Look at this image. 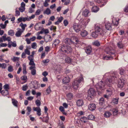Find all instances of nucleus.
Here are the masks:
<instances>
[{
	"label": "nucleus",
	"instance_id": "f257e3e1",
	"mask_svg": "<svg viewBox=\"0 0 128 128\" xmlns=\"http://www.w3.org/2000/svg\"><path fill=\"white\" fill-rule=\"evenodd\" d=\"M118 78H119V76L116 72H114L112 74L109 72L106 73L103 78V80H104V82L101 81L96 84V88L98 91L100 90H104L108 86L110 87L112 86V82L114 80H117Z\"/></svg>",
	"mask_w": 128,
	"mask_h": 128
},
{
	"label": "nucleus",
	"instance_id": "f03ea898",
	"mask_svg": "<svg viewBox=\"0 0 128 128\" xmlns=\"http://www.w3.org/2000/svg\"><path fill=\"white\" fill-rule=\"evenodd\" d=\"M90 21V19H88L87 20H80L79 22V24H76L74 26V28L75 31L76 32H78L79 31L81 32H84L85 30H82L86 27V26L88 24Z\"/></svg>",
	"mask_w": 128,
	"mask_h": 128
},
{
	"label": "nucleus",
	"instance_id": "7ed1b4c3",
	"mask_svg": "<svg viewBox=\"0 0 128 128\" xmlns=\"http://www.w3.org/2000/svg\"><path fill=\"white\" fill-rule=\"evenodd\" d=\"M75 38L74 39V41L73 42L75 46L76 47L81 48H82L86 47V44L83 43L79 40L78 38L76 36Z\"/></svg>",
	"mask_w": 128,
	"mask_h": 128
},
{
	"label": "nucleus",
	"instance_id": "20e7f679",
	"mask_svg": "<svg viewBox=\"0 0 128 128\" xmlns=\"http://www.w3.org/2000/svg\"><path fill=\"white\" fill-rule=\"evenodd\" d=\"M60 50L68 54L71 53L72 49L71 47L70 46H67L66 45H63L60 46Z\"/></svg>",
	"mask_w": 128,
	"mask_h": 128
},
{
	"label": "nucleus",
	"instance_id": "39448f33",
	"mask_svg": "<svg viewBox=\"0 0 128 128\" xmlns=\"http://www.w3.org/2000/svg\"><path fill=\"white\" fill-rule=\"evenodd\" d=\"M83 80V78L82 77L76 79L73 82L72 84L73 87L75 90H77L79 84Z\"/></svg>",
	"mask_w": 128,
	"mask_h": 128
},
{
	"label": "nucleus",
	"instance_id": "423d86ee",
	"mask_svg": "<svg viewBox=\"0 0 128 128\" xmlns=\"http://www.w3.org/2000/svg\"><path fill=\"white\" fill-rule=\"evenodd\" d=\"M112 46V47L111 45H110L108 46L105 49V51L108 54L115 56L114 54H115L116 52L114 48V45L113 44Z\"/></svg>",
	"mask_w": 128,
	"mask_h": 128
},
{
	"label": "nucleus",
	"instance_id": "0eeeda50",
	"mask_svg": "<svg viewBox=\"0 0 128 128\" xmlns=\"http://www.w3.org/2000/svg\"><path fill=\"white\" fill-rule=\"evenodd\" d=\"M35 17V15L34 14L30 16H27L26 17L24 18L23 17H21L18 19V20L19 22H20L22 21L25 22L26 20L29 21L31 19L34 18Z\"/></svg>",
	"mask_w": 128,
	"mask_h": 128
},
{
	"label": "nucleus",
	"instance_id": "6e6552de",
	"mask_svg": "<svg viewBox=\"0 0 128 128\" xmlns=\"http://www.w3.org/2000/svg\"><path fill=\"white\" fill-rule=\"evenodd\" d=\"M42 25H40L38 24H36L35 26V29L36 30H41L40 32H49L48 30V29H45L43 28Z\"/></svg>",
	"mask_w": 128,
	"mask_h": 128
},
{
	"label": "nucleus",
	"instance_id": "1a4fd4ad",
	"mask_svg": "<svg viewBox=\"0 0 128 128\" xmlns=\"http://www.w3.org/2000/svg\"><path fill=\"white\" fill-rule=\"evenodd\" d=\"M95 32H104L102 25L98 24H95L94 26Z\"/></svg>",
	"mask_w": 128,
	"mask_h": 128
},
{
	"label": "nucleus",
	"instance_id": "9d476101",
	"mask_svg": "<svg viewBox=\"0 0 128 128\" xmlns=\"http://www.w3.org/2000/svg\"><path fill=\"white\" fill-rule=\"evenodd\" d=\"M75 36H73L71 39L69 38H66L64 40V42L66 44L70 45L73 44L74 41V39L75 38Z\"/></svg>",
	"mask_w": 128,
	"mask_h": 128
},
{
	"label": "nucleus",
	"instance_id": "9b49d317",
	"mask_svg": "<svg viewBox=\"0 0 128 128\" xmlns=\"http://www.w3.org/2000/svg\"><path fill=\"white\" fill-rule=\"evenodd\" d=\"M126 80L124 77L120 78V88L124 87Z\"/></svg>",
	"mask_w": 128,
	"mask_h": 128
},
{
	"label": "nucleus",
	"instance_id": "f8f14e48",
	"mask_svg": "<svg viewBox=\"0 0 128 128\" xmlns=\"http://www.w3.org/2000/svg\"><path fill=\"white\" fill-rule=\"evenodd\" d=\"M88 96L91 98V96H93L95 95L96 92L92 88H90L88 91Z\"/></svg>",
	"mask_w": 128,
	"mask_h": 128
},
{
	"label": "nucleus",
	"instance_id": "ddd939ff",
	"mask_svg": "<svg viewBox=\"0 0 128 128\" xmlns=\"http://www.w3.org/2000/svg\"><path fill=\"white\" fill-rule=\"evenodd\" d=\"M33 110L34 111L36 112V114L38 116H39L41 115V110L40 107L37 106L36 107H34Z\"/></svg>",
	"mask_w": 128,
	"mask_h": 128
},
{
	"label": "nucleus",
	"instance_id": "4468645a",
	"mask_svg": "<svg viewBox=\"0 0 128 128\" xmlns=\"http://www.w3.org/2000/svg\"><path fill=\"white\" fill-rule=\"evenodd\" d=\"M8 46L9 48H10L11 46L14 47H16L17 46V44L16 42L14 41L13 42L10 41L8 42Z\"/></svg>",
	"mask_w": 128,
	"mask_h": 128
},
{
	"label": "nucleus",
	"instance_id": "2eb2a0df",
	"mask_svg": "<svg viewBox=\"0 0 128 128\" xmlns=\"http://www.w3.org/2000/svg\"><path fill=\"white\" fill-rule=\"evenodd\" d=\"M82 15L85 17L88 16L90 15V12L87 9H85L82 12Z\"/></svg>",
	"mask_w": 128,
	"mask_h": 128
},
{
	"label": "nucleus",
	"instance_id": "dca6fc26",
	"mask_svg": "<svg viewBox=\"0 0 128 128\" xmlns=\"http://www.w3.org/2000/svg\"><path fill=\"white\" fill-rule=\"evenodd\" d=\"M96 106L94 104H90L88 106L89 109L92 111L94 110L96 108Z\"/></svg>",
	"mask_w": 128,
	"mask_h": 128
},
{
	"label": "nucleus",
	"instance_id": "f3484780",
	"mask_svg": "<svg viewBox=\"0 0 128 128\" xmlns=\"http://www.w3.org/2000/svg\"><path fill=\"white\" fill-rule=\"evenodd\" d=\"M85 52L88 54H90L92 52V49L90 46L87 47L85 50Z\"/></svg>",
	"mask_w": 128,
	"mask_h": 128
},
{
	"label": "nucleus",
	"instance_id": "a211bd4d",
	"mask_svg": "<svg viewBox=\"0 0 128 128\" xmlns=\"http://www.w3.org/2000/svg\"><path fill=\"white\" fill-rule=\"evenodd\" d=\"M77 105L79 106H82L84 104L83 100L82 99H79L76 102Z\"/></svg>",
	"mask_w": 128,
	"mask_h": 128
},
{
	"label": "nucleus",
	"instance_id": "6ab92c4d",
	"mask_svg": "<svg viewBox=\"0 0 128 128\" xmlns=\"http://www.w3.org/2000/svg\"><path fill=\"white\" fill-rule=\"evenodd\" d=\"M106 28L108 30H110L112 29V27L111 24L109 22H107L105 24Z\"/></svg>",
	"mask_w": 128,
	"mask_h": 128
},
{
	"label": "nucleus",
	"instance_id": "aec40b11",
	"mask_svg": "<svg viewBox=\"0 0 128 128\" xmlns=\"http://www.w3.org/2000/svg\"><path fill=\"white\" fill-rule=\"evenodd\" d=\"M70 81V79L68 76H66L62 80L64 84L67 83Z\"/></svg>",
	"mask_w": 128,
	"mask_h": 128
},
{
	"label": "nucleus",
	"instance_id": "412c9836",
	"mask_svg": "<svg viewBox=\"0 0 128 128\" xmlns=\"http://www.w3.org/2000/svg\"><path fill=\"white\" fill-rule=\"evenodd\" d=\"M99 10V8L96 6H93L92 8V12H96Z\"/></svg>",
	"mask_w": 128,
	"mask_h": 128
},
{
	"label": "nucleus",
	"instance_id": "4be33fe9",
	"mask_svg": "<svg viewBox=\"0 0 128 128\" xmlns=\"http://www.w3.org/2000/svg\"><path fill=\"white\" fill-rule=\"evenodd\" d=\"M119 19H116V18H114L112 20L113 24L115 26H117L118 24V20Z\"/></svg>",
	"mask_w": 128,
	"mask_h": 128
},
{
	"label": "nucleus",
	"instance_id": "5701e85b",
	"mask_svg": "<svg viewBox=\"0 0 128 128\" xmlns=\"http://www.w3.org/2000/svg\"><path fill=\"white\" fill-rule=\"evenodd\" d=\"M46 116H44L43 118V119H42V122H45L48 123L49 120V118L48 116V114H46Z\"/></svg>",
	"mask_w": 128,
	"mask_h": 128
},
{
	"label": "nucleus",
	"instance_id": "b1692460",
	"mask_svg": "<svg viewBox=\"0 0 128 128\" xmlns=\"http://www.w3.org/2000/svg\"><path fill=\"white\" fill-rule=\"evenodd\" d=\"M64 56H66L65 59V60L66 62L68 63H70L72 61V60L71 58L68 56H66V55L64 54Z\"/></svg>",
	"mask_w": 128,
	"mask_h": 128
},
{
	"label": "nucleus",
	"instance_id": "393cba45",
	"mask_svg": "<svg viewBox=\"0 0 128 128\" xmlns=\"http://www.w3.org/2000/svg\"><path fill=\"white\" fill-rule=\"evenodd\" d=\"M111 115V113L108 111L106 112L104 114V117L106 118L109 117Z\"/></svg>",
	"mask_w": 128,
	"mask_h": 128
},
{
	"label": "nucleus",
	"instance_id": "a878e982",
	"mask_svg": "<svg viewBox=\"0 0 128 128\" xmlns=\"http://www.w3.org/2000/svg\"><path fill=\"white\" fill-rule=\"evenodd\" d=\"M112 89L111 88H109L106 90V94H108V96H110L112 94Z\"/></svg>",
	"mask_w": 128,
	"mask_h": 128
},
{
	"label": "nucleus",
	"instance_id": "bb28decb",
	"mask_svg": "<svg viewBox=\"0 0 128 128\" xmlns=\"http://www.w3.org/2000/svg\"><path fill=\"white\" fill-rule=\"evenodd\" d=\"M80 120L82 122L86 123V122H87L88 119L87 118L84 116L81 118Z\"/></svg>",
	"mask_w": 128,
	"mask_h": 128
},
{
	"label": "nucleus",
	"instance_id": "cd10ccee",
	"mask_svg": "<svg viewBox=\"0 0 128 128\" xmlns=\"http://www.w3.org/2000/svg\"><path fill=\"white\" fill-rule=\"evenodd\" d=\"M0 92H1L2 94L4 96L7 95L8 94V91L7 90H2V92L1 91Z\"/></svg>",
	"mask_w": 128,
	"mask_h": 128
},
{
	"label": "nucleus",
	"instance_id": "c85d7f7f",
	"mask_svg": "<svg viewBox=\"0 0 128 128\" xmlns=\"http://www.w3.org/2000/svg\"><path fill=\"white\" fill-rule=\"evenodd\" d=\"M80 34L82 37H85L87 36L88 38H90L89 37V35L88 33V32H80Z\"/></svg>",
	"mask_w": 128,
	"mask_h": 128
},
{
	"label": "nucleus",
	"instance_id": "c756f323",
	"mask_svg": "<svg viewBox=\"0 0 128 128\" xmlns=\"http://www.w3.org/2000/svg\"><path fill=\"white\" fill-rule=\"evenodd\" d=\"M20 60V58L15 56H14L12 59V60L14 62H19V61Z\"/></svg>",
	"mask_w": 128,
	"mask_h": 128
},
{
	"label": "nucleus",
	"instance_id": "7c9ffc66",
	"mask_svg": "<svg viewBox=\"0 0 128 128\" xmlns=\"http://www.w3.org/2000/svg\"><path fill=\"white\" fill-rule=\"evenodd\" d=\"M18 102L14 99H12V103L15 106H18Z\"/></svg>",
	"mask_w": 128,
	"mask_h": 128
},
{
	"label": "nucleus",
	"instance_id": "2f4dec72",
	"mask_svg": "<svg viewBox=\"0 0 128 128\" xmlns=\"http://www.w3.org/2000/svg\"><path fill=\"white\" fill-rule=\"evenodd\" d=\"M51 13V10L49 8H47L44 12V14H46L47 15H48Z\"/></svg>",
	"mask_w": 128,
	"mask_h": 128
},
{
	"label": "nucleus",
	"instance_id": "473e14b6",
	"mask_svg": "<svg viewBox=\"0 0 128 128\" xmlns=\"http://www.w3.org/2000/svg\"><path fill=\"white\" fill-rule=\"evenodd\" d=\"M43 32H38L37 34L36 35L37 36V39L38 40H41L42 38V37L39 34H42ZM45 34H47L49 32H44Z\"/></svg>",
	"mask_w": 128,
	"mask_h": 128
},
{
	"label": "nucleus",
	"instance_id": "72a5a7b5",
	"mask_svg": "<svg viewBox=\"0 0 128 128\" xmlns=\"http://www.w3.org/2000/svg\"><path fill=\"white\" fill-rule=\"evenodd\" d=\"M112 56H104L103 58L104 60H111L112 59Z\"/></svg>",
	"mask_w": 128,
	"mask_h": 128
},
{
	"label": "nucleus",
	"instance_id": "f704fd0d",
	"mask_svg": "<svg viewBox=\"0 0 128 128\" xmlns=\"http://www.w3.org/2000/svg\"><path fill=\"white\" fill-rule=\"evenodd\" d=\"M94 116L92 114H90L88 116H87L88 120H93L95 119Z\"/></svg>",
	"mask_w": 128,
	"mask_h": 128
},
{
	"label": "nucleus",
	"instance_id": "c9c22d12",
	"mask_svg": "<svg viewBox=\"0 0 128 128\" xmlns=\"http://www.w3.org/2000/svg\"><path fill=\"white\" fill-rule=\"evenodd\" d=\"M28 112H26V114L27 115H29L30 114L31 111V108L30 107V106H28L26 108Z\"/></svg>",
	"mask_w": 128,
	"mask_h": 128
},
{
	"label": "nucleus",
	"instance_id": "e433bc0d",
	"mask_svg": "<svg viewBox=\"0 0 128 128\" xmlns=\"http://www.w3.org/2000/svg\"><path fill=\"white\" fill-rule=\"evenodd\" d=\"M23 73L24 74H26L27 73L26 70V66L25 64H24L23 65Z\"/></svg>",
	"mask_w": 128,
	"mask_h": 128
},
{
	"label": "nucleus",
	"instance_id": "4c0bfd02",
	"mask_svg": "<svg viewBox=\"0 0 128 128\" xmlns=\"http://www.w3.org/2000/svg\"><path fill=\"white\" fill-rule=\"evenodd\" d=\"M68 99L69 100H70L73 98V95L71 93H69L66 95Z\"/></svg>",
	"mask_w": 128,
	"mask_h": 128
},
{
	"label": "nucleus",
	"instance_id": "58836bf2",
	"mask_svg": "<svg viewBox=\"0 0 128 128\" xmlns=\"http://www.w3.org/2000/svg\"><path fill=\"white\" fill-rule=\"evenodd\" d=\"M98 32H92L91 34L92 36L94 38H96L98 36Z\"/></svg>",
	"mask_w": 128,
	"mask_h": 128
},
{
	"label": "nucleus",
	"instance_id": "ea45409f",
	"mask_svg": "<svg viewBox=\"0 0 128 128\" xmlns=\"http://www.w3.org/2000/svg\"><path fill=\"white\" fill-rule=\"evenodd\" d=\"M86 128H93L92 124L89 122H88Z\"/></svg>",
	"mask_w": 128,
	"mask_h": 128
},
{
	"label": "nucleus",
	"instance_id": "a19ab883",
	"mask_svg": "<svg viewBox=\"0 0 128 128\" xmlns=\"http://www.w3.org/2000/svg\"><path fill=\"white\" fill-rule=\"evenodd\" d=\"M20 26H21L22 29V32H23L24 31L25 28L26 26V24H23L22 23L20 24Z\"/></svg>",
	"mask_w": 128,
	"mask_h": 128
},
{
	"label": "nucleus",
	"instance_id": "79ce46f5",
	"mask_svg": "<svg viewBox=\"0 0 128 128\" xmlns=\"http://www.w3.org/2000/svg\"><path fill=\"white\" fill-rule=\"evenodd\" d=\"M92 44L93 45L97 46L100 45L99 42L97 40L95 41L94 42H92Z\"/></svg>",
	"mask_w": 128,
	"mask_h": 128
},
{
	"label": "nucleus",
	"instance_id": "37998d69",
	"mask_svg": "<svg viewBox=\"0 0 128 128\" xmlns=\"http://www.w3.org/2000/svg\"><path fill=\"white\" fill-rule=\"evenodd\" d=\"M112 113L114 115H116L118 113V111L117 109H114L112 110Z\"/></svg>",
	"mask_w": 128,
	"mask_h": 128
},
{
	"label": "nucleus",
	"instance_id": "c03bdc74",
	"mask_svg": "<svg viewBox=\"0 0 128 128\" xmlns=\"http://www.w3.org/2000/svg\"><path fill=\"white\" fill-rule=\"evenodd\" d=\"M35 103L36 106H39L41 105V102L39 100H37L36 101Z\"/></svg>",
	"mask_w": 128,
	"mask_h": 128
},
{
	"label": "nucleus",
	"instance_id": "a18cd8bd",
	"mask_svg": "<svg viewBox=\"0 0 128 128\" xmlns=\"http://www.w3.org/2000/svg\"><path fill=\"white\" fill-rule=\"evenodd\" d=\"M25 10V8L24 7L20 6L19 8V10L21 12H24Z\"/></svg>",
	"mask_w": 128,
	"mask_h": 128
},
{
	"label": "nucleus",
	"instance_id": "49530a36",
	"mask_svg": "<svg viewBox=\"0 0 128 128\" xmlns=\"http://www.w3.org/2000/svg\"><path fill=\"white\" fill-rule=\"evenodd\" d=\"M46 91L47 93L46 94H48L51 92V91L50 88V86H49L46 89Z\"/></svg>",
	"mask_w": 128,
	"mask_h": 128
},
{
	"label": "nucleus",
	"instance_id": "de8ad7c7",
	"mask_svg": "<svg viewBox=\"0 0 128 128\" xmlns=\"http://www.w3.org/2000/svg\"><path fill=\"white\" fill-rule=\"evenodd\" d=\"M8 70L9 72H12L13 70V67L11 66H9L8 68Z\"/></svg>",
	"mask_w": 128,
	"mask_h": 128
},
{
	"label": "nucleus",
	"instance_id": "09e8293b",
	"mask_svg": "<svg viewBox=\"0 0 128 128\" xmlns=\"http://www.w3.org/2000/svg\"><path fill=\"white\" fill-rule=\"evenodd\" d=\"M112 102L114 104H117L118 102V100L116 98H114L112 100Z\"/></svg>",
	"mask_w": 128,
	"mask_h": 128
},
{
	"label": "nucleus",
	"instance_id": "8fccbe9b",
	"mask_svg": "<svg viewBox=\"0 0 128 128\" xmlns=\"http://www.w3.org/2000/svg\"><path fill=\"white\" fill-rule=\"evenodd\" d=\"M7 67V65L5 63L1 64V68L2 69H5Z\"/></svg>",
	"mask_w": 128,
	"mask_h": 128
},
{
	"label": "nucleus",
	"instance_id": "3c124183",
	"mask_svg": "<svg viewBox=\"0 0 128 128\" xmlns=\"http://www.w3.org/2000/svg\"><path fill=\"white\" fill-rule=\"evenodd\" d=\"M32 48L33 49H36V42L33 43L32 45Z\"/></svg>",
	"mask_w": 128,
	"mask_h": 128
},
{
	"label": "nucleus",
	"instance_id": "603ef678",
	"mask_svg": "<svg viewBox=\"0 0 128 128\" xmlns=\"http://www.w3.org/2000/svg\"><path fill=\"white\" fill-rule=\"evenodd\" d=\"M54 45L55 46L58 45L60 43V40L58 39H56L54 40Z\"/></svg>",
	"mask_w": 128,
	"mask_h": 128
},
{
	"label": "nucleus",
	"instance_id": "864d4df0",
	"mask_svg": "<svg viewBox=\"0 0 128 128\" xmlns=\"http://www.w3.org/2000/svg\"><path fill=\"white\" fill-rule=\"evenodd\" d=\"M24 52L26 54H27L28 55H30V51L28 49L25 50Z\"/></svg>",
	"mask_w": 128,
	"mask_h": 128
},
{
	"label": "nucleus",
	"instance_id": "5fc2aeb1",
	"mask_svg": "<svg viewBox=\"0 0 128 128\" xmlns=\"http://www.w3.org/2000/svg\"><path fill=\"white\" fill-rule=\"evenodd\" d=\"M28 87L27 84L24 85L22 87V90L24 91H26Z\"/></svg>",
	"mask_w": 128,
	"mask_h": 128
},
{
	"label": "nucleus",
	"instance_id": "6e6d98bb",
	"mask_svg": "<svg viewBox=\"0 0 128 128\" xmlns=\"http://www.w3.org/2000/svg\"><path fill=\"white\" fill-rule=\"evenodd\" d=\"M31 73L33 75H34L36 74V70L35 69H33L31 70Z\"/></svg>",
	"mask_w": 128,
	"mask_h": 128
},
{
	"label": "nucleus",
	"instance_id": "4d7b16f0",
	"mask_svg": "<svg viewBox=\"0 0 128 128\" xmlns=\"http://www.w3.org/2000/svg\"><path fill=\"white\" fill-rule=\"evenodd\" d=\"M29 64L30 65L35 66V64L33 60L30 61Z\"/></svg>",
	"mask_w": 128,
	"mask_h": 128
},
{
	"label": "nucleus",
	"instance_id": "13d9d810",
	"mask_svg": "<svg viewBox=\"0 0 128 128\" xmlns=\"http://www.w3.org/2000/svg\"><path fill=\"white\" fill-rule=\"evenodd\" d=\"M7 45V44H6L2 43H1L0 44V47H6Z\"/></svg>",
	"mask_w": 128,
	"mask_h": 128
},
{
	"label": "nucleus",
	"instance_id": "bf43d9fd",
	"mask_svg": "<svg viewBox=\"0 0 128 128\" xmlns=\"http://www.w3.org/2000/svg\"><path fill=\"white\" fill-rule=\"evenodd\" d=\"M40 12V10L38 9L36 10L35 13V15H39Z\"/></svg>",
	"mask_w": 128,
	"mask_h": 128
},
{
	"label": "nucleus",
	"instance_id": "052dcab7",
	"mask_svg": "<svg viewBox=\"0 0 128 128\" xmlns=\"http://www.w3.org/2000/svg\"><path fill=\"white\" fill-rule=\"evenodd\" d=\"M56 27L52 26L50 27V29L51 30H53L54 31L55 30H56Z\"/></svg>",
	"mask_w": 128,
	"mask_h": 128
},
{
	"label": "nucleus",
	"instance_id": "680f3d73",
	"mask_svg": "<svg viewBox=\"0 0 128 128\" xmlns=\"http://www.w3.org/2000/svg\"><path fill=\"white\" fill-rule=\"evenodd\" d=\"M64 24L65 26H66L68 24V22L66 20H64Z\"/></svg>",
	"mask_w": 128,
	"mask_h": 128
},
{
	"label": "nucleus",
	"instance_id": "e2e57ef3",
	"mask_svg": "<svg viewBox=\"0 0 128 128\" xmlns=\"http://www.w3.org/2000/svg\"><path fill=\"white\" fill-rule=\"evenodd\" d=\"M49 61L50 60L48 59H47L43 60L42 62H43L44 64H46L48 63L49 62Z\"/></svg>",
	"mask_w": 128,
	"mask_h": 128
},
{
	"label": "nucleus",
	"instance_id": "0e129e2a",
	"mask_svg": "<svg viewBox=\"0 0 128 128\" xmlns=\"http://www.w3.org/2000/svg\"><path fill=\"white\" fill-rule=\"evenodd\" d=\"M21 79L22 80H26L27 79V77L26 76H24L21 77Z\"/></svg>",
	"mask_w": 128,
	"mask_h": 128
},
{
	"label": "nucleus",
	"instance_id": "69168bd1",
	"mask_svg": "<svg viewBox=\"0 0 128 128\" xmlns=\"http://www.w3.org/2000/svg\"><path fill=\"white\" fill-rule=\"evenodd\" d=\"M48 109L46 106H45L44 107V110L45 111V113L46 114H48L47 112Z\"/></svg>",
	"mask_w": 128,
	"mask_h": 128
},
{
	"label": "nucleus",
	"instance_id": "338daca9",
	"mask_svg": "<svg viewBox=\"0 0 128 128\" xmlns=\"http://www.w3.org/2000/svg\"><path fill=\"white\" fill-rule=\"evenodd\" d=\"M64 18L62 16H60L59 17L58 19V20L60 22H61L63 20Z\"/></svg>",
	"mask_w": 128,
	"mask_h": 128
},
{
	"label": "nucleus",
	"instance_id": "774afa93",
	"mask_svg": "<svg viewBox=\"0 0 128 128\" xmlns=\"http://www.w3.org/2000/svg\"><path fill=\"white\" fill-rule=\"evenodd\" d=\"M0 26L2 28L4 29L6 28V26L5 25L3 24H0Z\"/></svg>",
	"mask_w": 128,
	"mask_h": 128
}]
</instances>
